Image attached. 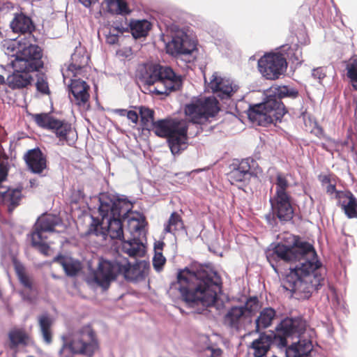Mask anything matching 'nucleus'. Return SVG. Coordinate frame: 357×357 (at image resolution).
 <instances>
[{
	"label": "nucleus",
	"mask_w": 357,
	"mask_h": 357,
	"mask_svg": "<svg viewBox=\"0 0 357 357\" xmlns=\"http://www.w3.org/2000/svg\"><path fill=\"white\" fill-rule=\"evenodd\" d=\"M106 41L111 45L116 44L119 41V35L110 31L109 34L106 36Z\"/></svg>",
	"instance_id": "49"
},
{
	"label": "nucleus",
	"mask_w": 357,
	"mask_h": 357,
	"mask_svg": "<svg viewBox=\"0 0 357 357\" xmlns=\"http://www.w3.org/2000/svg\"><path fill=\"white\" fill-rule=\"evenodd\" d=\"M27 357H34V356H27Z\"/></svg>",
	"instance_id": "60"
},
{
	"label": "nucleus",
	"mask_w": 357,
	"mask_h": 357,
	"mask_svg": "<svg viewBox=\"0 0 357 357\" xmlns=\"http://www.w3.org/2000/svg\"><path fill=\"white\" fill-rule=\"evenodd\" d=\"M5 82L4 77L2 75H0V85L3 84Z\"/></svg>",
	"instance_id": "58"
},
{
	"label": "nucleus",
	"mask_w": 357,
	"mask_h": 357,
	"mask_svg": "<svg viewBox=\"0 0 357 357\" xmlns=\"http://www.w3.org/2000/svg\"><path fill=\"white\" fill-rule=\"evenodd\" d=\"M29 336L24 329L15 328L8 333L9 347L17 351L20 345H26Z\"/></svg>",
	"instance_id": "33"
},
{
	"label": "nucleus",
	"mask_w": 357,
	"mask_h": 357,
	"mask_svg": "<svg viewBox=\"0 0 357 357\" xmlns=\"http://www.w3.org/2000/svg\"><path fill=\"white\" fill-rule=\"evenodd\" d=\"M209 86L213 92L221 93V98H229L238 90V86L233 85L229 80L216 75H213Z\"/></svg>",
	"instance_id": "24"
},
{
	"label": "nucleus",
	"mask_w": 357,
	"mask_h": 357,
	"mask_svg": "<svg viewBox=\"0 0 357 357\" xmlns=\"http://www.w3.org/2000/svg\"><path fill=\"white\" fill-rule=\"evenodd\" d=\"M123 220L121 218L109 215L102 216L101 221H99L98 218H93L87 234L100 236L103 240H106L108 236L112 239H119L121 241V244L118 248V253L121 250L130 257L142 256L144 252L142 250L143 245L139 239L123 240Z\"/></svg>",
	"instance_id": "4"
},
{
	"label": "nucleus",
	"mask_w": 357,
	"mask_h": 357,
	"mask_svg": "<svg viewBox=\"0 0 357 357\" xmlns=\"http://www.w3.org/2000/svg\"><path fill=\"white\" fill-rule=\"evenodd\" d=\"M15 273L20 283L23 287L20 294L24 301H32L38 294L37 284L33 278L29 275L22 265L15 266Z\"/></svg>",
	"instance_id": "19"
},
{
	"label": "nucleus",
	"mask_w": 357,
	"mask_h": 357,
	"mask_svg": "<svg viewBox=\"0 0 357 357\" xmlns=\"http://www.w3.org/2000/svg\"><path fill=\"white\" fill-rule=\"evenodd\" d=\"M222 322L225 326L239 331L245 329L248 324H251L252 320L242 307L233 306L224 315Z\"/></svg>",
	"instance_id": "18"
},
{
	"label": "nucleus",
	"mask_w": 357,
	"mask_h": 357,
	"mask_svg": "<svg viewBox=\"0 0 357 357\" xmlns=\"http://www.w3.org/2000/svg\"><path fill=\"white\" fill-rule=\"evenodd\" d=\"M63 343L58 351L59 357H73L81 355L93 357L99 349L96 332L90 325H85L71 337H63Z\"/></svg>",
	"instance_id": "6"
},
{
	"label": "nucleus",
	"mask_w": 357,
	"mask_h": 357,
	"mask_svg": "<svg viewBox=\"0 0 357 357\" xmlns=\"http://www.w3.org/2000/svg\"><path fill=\"white\" fill-rule=\"evenodd\" d=\"M130 28L133 37L139 38L148 34L151 28V24L146 20L131 21Z\"/></svg>",
	"instance_id": "35"
},
{
	"label": "nucleus",
	"mask_w": 357,
	"mask_h": 357,
	"mask_svg": "<svg viewBox=\"0 0 357 357\" xmlns=\"http://www.w3.org/2000/svg\"><path fill=\"white\" fill-rule=\"evenodd\" d=\"M122 256L119 254L112 260L99 259L98 267L93 273L95 282L104 290L108 289L111 283L116 280L121 272Z\"/></svg>",
	"instance_id": "11"
},
{
	"label": "nucleus",
	"mask_w": 357,
	"mask_h": 357,
	"mask_svg": "<svg viewBox=\"0 0 357 357\" xmlns=\"http://www.w3.org/2000/svg\"><path fill=\"white\" fill-rule=\"evenodd\" d=\"M347 75L351 82H357V55L354 54L346 61Z\"/></svg>",
	"instance_id": "43"
},
{
	"label": "nucleus",
	"mask_w": 357,
	"mask_h": 357,
	"mask_svg": "<svg viewBox=\"0 0 357 357\" xmlns=\"http://www.w3.org/2000/svg\"><path fill=\"white\" fill-rule=\"evenodd\" d=\"M306 324L301 318H286L277 328L275 340L281 347L288 344L287 338L293 335L298 337L305 330Z\"/></svg>",
	"instance_id": "16"
},
{
	"label": "nucleus",
	"mask_w": 357,
	"mask_h": 357,
	"mask_svg": "<svg viewBox=\"0 0 357 357\" xmlns=\"http://www.w3.org/2000/svg\"><path fill=\"white\" fill-rule=\"evenodd\" d=\"M121 260V272L124 278L127 280L135 281L142 279L144 276L143 271L139 264L131 265L128 258L122 256Z\"/></svg>",
	"instance_id": "28"
},
{
	"label": "nucleus",
	"mask_w": 357,
	"mask_h": 357,
	"mask_svg": "<svg viewBox=\"0 0 357 357\" xmlns=\"http://www.w3.org/2000/svg\"><path fill=\"white\" fill-rule=\"evenodd\" d=\"M152 130L158 137L167 138L172 153L175 155L186 148L188 127L178 119L167 118L155 122Z\"/></svg>",
	"instance_id": "7"
},
{
	"label": "nucleus",
	"mask_w": 357,
	"mask_h": 357,
	"mask_svg": "<svg viewBox=\"0 0 357 357\" xmlns=\"http://www.w3.org/2000/svg\"><path fill=\"white\" fill-rule=\"evenodd\" d=\"M352 82V86L354 90L357 91V82Z\"/></svg>",
	"instance_id": "57"
},
{
	"label": "nucleus",
	"mask_w": 357,
	"mask_h": 357,
	"mask_svg": "<svg viewBox=\"0 0 357 357\" xmlns=\"http://www.w3.org/2000/svg\"><path fill=\"white\" fill-rule=\"evenodd\" d=\"M333 174H320L319 176V181L323 184H329L332 182V177Z\"/></svg>",
	"instance_id": "51"
},
{
	"label": "nucleus",
	"mask_w": 357,
	"mask_h": 357,
	"mask_svg": "<svg viewBox=\"0 0 357 357\" xmlns=\"http://www.w3.org/2000/svg\"><path fill=\"white\" fill-rule=\"evenodd\" d=\"M166 262V259L162 252H155L153 258V265L156 271H160Z\"/></svg>",
	"instance_id": "45"
},
{
	"label": "nucleus",
	"mask_w": 357,
	"mask_h": 357,
	"mask_svg": "<svg viewBox=\"0 0 357 357\" xmlns=\"http://www.w3.org/2000/svg\"><path fill=\"white\" fill-rule=\"evenodd\" d=\"M28 169L34 174H41L47 167L46 155L39 148L29 150L24 155Z\"/></svg>",
	"instance_id": "20"
},
{
	"label": "nucleus",
	"mask_w": 357,
	"mask_h": 357,
	"mask_svg": "<svg viewBox=\"0 0 357 357\" xmlns=\"http://www.w3.org/2000/svg\"><path fill=\"white\" fill-rule=\"evenodd\" d=\"M275 316L276 312L273 308L265 307L263 309L255 321L256 331H259L261 329L269 327Z\"/></svg>",
	"instance_id": "34"
},
{
	"label": "nucleus",
	"mask_w": 357,
	"mask_h": 357,
	"mask_svg": "<svg viewBox=\"0 0 357 357\" xmlns=\"http://www.w3.org/2000/svg\"><path fill=\"white\" fill-rule=\"evenodd\" d=\"M2 202L8 206V209L11 213L16 206L20 204L22 199V191L19 189H8L1 193Z\"/></svg>",
	"instance_id": "31"
},
{
	"label": "nucleus",
	"mask_w": 357,
	"mask_h": 357,
	"mask_svg": "<svg viewBox=\"0 0 357 357\" xmlns=\"http://www.w3.org/2000/svg\"><path fill=\"white\" fill-rule=\"evenodd\" d=\"M54 318L48 313H43L38 317L40 333L44 342L50 344L53 341Z\"/></svg>",
	"instance_id": "25"
},
{
	"label": "nucleus",
	"mask_w": 357,
	"mask_h": 357,
	"mask_svg": "<svg viewBox=\"0 0 357 357\" xmlns=\"http://www.w3.org/2000/svg\"><path fill=\"white\" fill-rule=\"evenodd\" d=\"M326 192L331 195L334 192L337 193V191H336L335 184L332 183V182L331 183L328 184V185L326 187Z\"/></svg>",
	"instance_id": "54"
},
{
	"label": "nucleus",
	"mask_w": 357,
	"mask_h": 357,
	"mask_svg": "<svg viewBox=\"0 0 357 357\" xmlns=\"http://www.w3.org/2000/svg\"><path fill=\"white\" fill-rule=\"evenodd\" d=\"M137 77L144 86L153 87L150 91L158 95H169L179 91L183 79L172 68L160 64L142 63L137 70Z\"/></svg>",
	"instance_id": "3"
},
{
	"label": "nucleus",
	"mask_w": 357,
	"mask_h": 357,
	"mask_svg": "<svg viewBox=\"0 0 357 357\" xmlns=\"http://www.w3.org/2000/svg\"><path fill=\"white\" fill-rule=\"evenodd\" d=\"M194 50V45L190 43L186 35L174 36L166 45L167 53L172 56L188 55Z\"/></svg>",
	"instance_id": "22"
},
{
	"label": "nucleus",
	"mask_w": 357,
	"mask_h": 357,
	"mask_svg": "<svg viewBox=\"0 0 357 357\" xmlns=\"http://www.w3.org/2000/svg\"><path fill=\"white\" fill-rule=\"evenodd\" d=\"M286 112L282 101L266 97L264 102L250 106L248 116L252 122L261 126H266L280 121Z\"/></svg>",
	"instance_id": "8"
},
{
	"label": "nucleus",
	"mask_w": 357,
	"mask_h": 357,
	"mask_svg": "<svg viewBox=\"0 0 357 357\" xmlns=\"http://www.w3.org/2000/svg\"><path fill=\"white\" fill-rule=\"evenodd\" d=\"M117 6V13L126 15L130 13L128 3L125 0H115Z\"/></svg>",
	"instance_id": "46"
},
{
	"label": "nucleus",
	"mask_w": 357,
	"mask_h": 357,
	"mask_svg": "<svg viewBox=\"0 0 357 357\" xmlns=\"http://www.w3.org/2000/svg\"><path fill=\"white\" fill-rule=\"evenodd\" d=\"M126 219H128V227L130 232H140L146 225L144 216L139 213H132V215H129Z\"/></svg>",
	"instance_id": "37"
},
{
	"label": "nucleus",
	"mask_w": 357,
	"mask_h": 357,
	"mask_svg": "<svg viewBox=\"0 0 357 357\" xmlns=\"http://www.w3.org/2000/svg\"><path fill=\"white\" fill-rule=\"evenodd\" d=\"M272 338L271 336L261 334L258 339L255 340L250 348L253 350L255 357H263L271 348Z\"/></svg>",
	"instance_id": "30"
},
{
	"label": "nucleus",
	"mask_w": 357,
	"mask_h": 357,
	"mask_svg": "<svg viewBox=\"0 0 357 357\" xmlns=\"http://www.w3.org/2000/svg\"><path fill=\"white\" fill-rule=\"evenodd\" d=\"M337 197L342 202V207L349 218H357V199L349 191L337 192Z\"/></svg>",
	"instance_id": "26"
},
{
	"label": "nucleus",
	"mask_w": 357,
	"mask_h": 357,
	"mask_svg": "<svg viewBox=\"0 0 357 357\" xmlns=\"http://www.w3.org/2000/svg\"><path fill=\"white\" fill-rule=\"evenodd\" d=\"M312 75L314 79H318L319 82H321V81L326 75V68L324 67H319V68H314L312 70Z\"/></svg>",
	"instance_id": "48"
},
{
	"label": "nucleus",
	"mask_w": 357,
	"mask_h": 357,
	"mask_svg": "<svg viewBox=\"0 0 357 357\" xmlns=\"http://www.w3.org/2000/svg\"><path fill=\"white\" fill-rule=\"evenodd\" d=\"M36 86L37 90L43 94L49 95L50 93L47 77L44 73H39L37 75Z\"/></svg>",
	"instance_id": "44"
},
{
	"label": "nucleus",
	"mask_w": 357,
	"mask_h": 357,
	"mask_svg": "<svg viewBox=\"0 0 357 357\" xmlns=\"http://www.w3.org/2000/svg\"><path fill=\"white\" fill-rule=\"evenodd\" d=\"M164 246H165L164 242H162V241L156 242L154 245L155 252H162Z\"/></svg>",
	"instance_id": "53"
},
{
	"label": "nucleus",
	"mask_w": 357,
	"mask_h": 357,
	"mask_svg": "<svg viewBox=\"0 0 357 357\" xmlns=\"http://www.w3.org/2000/svg\"><path fill=\"white\" fill-rule=\"evenodd\" d=\"M239 307H242L244 312L248 313L250 319H252V317L259 307V302L257 296H251L247 299L243 306Z\"/></svg>",
	"instance_id": "42"
},
{
	"label": "nucleus",
	"mask_w": 357,
	"mask_h": 357,
	"mask_svg": "<svg viewBox=\"0 0 357 357\" xmlns=\"http://www.w3.org/2000/svg\"><path fill=\"white\" fill-rule=\"evenodd\" d=\"M69 89L77 105L84 107L89 103L90 86L85 81L81 79H72L69 85Z\"/></svg>",
	"instance_id": "21"
},
{
	"label": "nucleus",
	"mask_w": 357,
	"mask_h": 357,
	"mask_svg": "<svg viewBox=\"0 0 357 357\" xmlns=\"http://www.w3.org/2000/svg\"><path fill=\"white\" fill-rule=\"evenodd\" d=\"M33 117L38 126L52 130L59 141L70 144L68 137L73 133L72 125L70 123L56 119L45 113L36 114Z\"/></svg>",
	"instance_id": "15"
},
{
	"label": "nucleus",
	"mask_w": 357,
	"mask_h": 357,
	"mask_svg": "<svg viewBox=\"0 0 357 357\" xmlns=\"http://www.w3.org/2000/svg\"><path fill=\"white\" fill-rule=\"evenodd\" d=\"M298 95L297 91L294 89H289L287 86L275 87L273 89H271L269 91V94L266 97L274 98L279 101L285 97L296 98Z\"/></svg>",
	"instance_id": "40"
},
{
	"label": "nucleus",
	"mask_w": 357,
	"mask_h": 357,
	"mask_svg": "<svg viewBox=\"0 0 357 357\" xmlns=\"http://www.w3.org/2000/svg\"><path fill=\"white\" fill-rule=\"evenodd\" d=\"M89 57L85 54H73L72 62L68 66V70L74 73L75 76L82 74L83 69L88 65Z\"/></svg>",
	"instance_id": "36"
},
{
	"label": "nucleus",
	"mask_w": 357,
	"mask_h": 357,
	"mask_svg": "<svg viewBox=\"0 0 357 357\" xmlns=\"http://www.w3.org/2000/svg\"><path fill=\"white\" fill-rule=\"evenodd\" d=\"M10 28L14 33L24 35L18 40L11 42L8 46L7 50L10 52H20L24 47H37L40 52H43L42 49L36 44V38L33 35L35 30V25L32 20L23 13L16 14L10 22Z\"/></svg>",
	"instance_id": "9"
},
{
	"label": "nucleus",
	"mask_w": 357,
	"mask_h": 357,
	"mask_svg": "<svg viewBox=\"0 0 357 357\" xmlns=\"http://www.w3.org/2000/svg\"><path fill=\"white\" fill-rule=\"evenodd\" d=\"M271 212L265 215L269 226L274 227L278 225V219L282 223H286L294 217V208L291 204V197H271L270 199Z\"/></svg>",
	"instance_id": "13"
},
{
	"label": "nucleus",
	"mask_w": 357,
	"mask_h": 357,
	"mask_svg": "<svg viewBox=\"0 0 357 357\" xmlns=\"http://www.w3.org/2000/svg\"><path fill=\"white\" fill-rule=\"evenodd\" d=\"M116 31L117 32H120L119 30L117 29H113V31Z\"/></svg>",
	"instance_id": "59"
},
{
	"label": "nucleus",
	"mask_w": 357,
	"mask_h": 357,
	"mask_svg": "<svg viewBox=\"0 0 357 357\" xmlns=\"http://www.w3.org/2000/svg\"><path fill=\"white\" fill-rule=\"evenodd\" d=\"M113 112L121 116H127V113L128 112V110L126 109H115L113 110Z\"/></svg>",
	"instance_id": "55"
},
{
	"label": "nucleus",
	"mask_w": 357,
	"mask_h": 357,
	"mask_svg": "<svg viewBox=\"0 0 357 357\" xmlns=\"http://www.w3.org/2000/svg\"><path fill=\"white\" fill-rule=\"evenodd\" d=\"M61 224V220L57 215L45 213L39 217L35 223L32 232H38L43 235V232H52L55 227Z\"/></svg>",
	"instance_id": "23"
},
{
	"label": "nucleus",
	"mask_w": 357,
	"mask_h": 357,
	"mask_svg": "<svg viewBox=\"0 0 357 357\" xmlns=\"http://www.w3.org/2000/svg\"><path fill=\"white\" fill-rule=\"evenodd\" d=\"M219 111L218 101L213 97L198 99L184 108L188 119L193 123L202 124L210 117L214 116Z\"/></svg>",
	"instance_id": "10"
},
{
	"label": "nucleus",
	"mask_w": 357,
	"mask_h": 357,
	"mask_svg": "<svg viewBox=\"0 0 357 357\" xmlns=\"http://www.w3.org/2000/svg\"><path fill=\"white\" fill-rule=\"evenodd\" d=\"M31 245L36 248H37L39 252L45 256L50 255V245L44 242V239L47 238L46 236H43V235H40L38 232H31Z\"/></svg>",
	"instance_id": "41"
},
{
	"label": "nucleus",
	"mask_w": 357,
	"mask_h": 357,
	"mask_svg": "<svg viewBox=\"0 0 357 357\" xmlns=\"http://www.w3.org/2000/svg\"><path fill=\"white\" fill-rule=\"evenodd\" d=\"M255 161L250 158L243 159L238 165L233 164L231 170L227 174V178L231 184L241 185L248 183L252 172V165Z\"/></svg>",
	"instance_id": "17"
},
{
	"label": "nucleus",
	"mask_w": 357,
	"mask_h": 357,
	"mask_svg": "<svg viewBox=\"0 0 357 357\" xmlns=\"http://www.w3.org/2000/svg\"><path fill=\"white\" fill-rule=\"evenodd\" d=\"M275 193L273 197H291L287 192L289 187V183L286 176L282 173H278L275 178Z\"/></svg>",
	"instance_id": "39"
},
{
	"label": "nucleus",
	"mask_w": 357,
	"mask_h": 357,
	"mask_svg": "<svg viewBox=\"0 0 357 357\" xmlns=\"http://www.w3.org/2000/svg\"><path fill=\"white\" fill-rule=\"evenodd\" d=\"M287 67L284 56L280 53H268L258 61V68L267 79L275 80L282 75Z\"/></svg>",
	"instance_id": "14"
},
{
	"label": "nucleus",
	"mask_w": 357,
	"mask_h": 357,
	"mask_svg": "<svg viewBox=\"0 0 357 357\" xmlns=\"http://www.w3.org/2000/svg\"><path fill=\"white\" fill-rule=\"evenodd\" d=\"M139 113L143 129L150 131L155 122L154 121V111L149 107L141 106L139 108Z\"/></svg>",
	"instance_id": "38"
},
{
	"label": "nucleus",
	"mask_w": 357,
	"mask_h": 357,
	"mask_svg": "<svg viewBox=\"0 0 357 357\" xmlns=\"http://www.w3.org/2000/svg\"><path fill=\"white\" fill-rule=\"evenodd\" d=\"M206 351L210 352V357H220L222 354V350L220 348H213L208 347L206 348Z\"/></svg>",
	"instance_id": "50"
},
{
	"label": "nucleus",
	"mask_w": 357,
	"mask_h": 357,
	"mask_svg": "<svg viewBox=\"0 0 357 357\" xmlns=\"http://www.w3.org/2000/svg\"><path fill=\"white\" fill-rule=\"evenodd\" d=\"M184 228L185 226L182 217L177 212H173L164 225L163 233H169L175 236Z\"/></svg>",
	"instance_id": "32"
},
{
	"label": "nucleus",
	"mask_w": 357,
	"mask_h": 357,
	"mask_svg": "<svg viewBox=\"0 0 357 357\" xmlns=\"http://www.w3.org/2000/svg\"><path fill=\"white\" fill-rule=\"evenodd\" d=\"M267 259L275 271L280 261L291 265L290 273L283 280L282 287L301 298H309L323 285L324 269L314 247L298 236L294 237L291 245L276 244L267 255Z\"/></svg>",
	"instance_id": "1"
},
{
	"label": "nucleus",
	"mask_w": 357,
	"mask_h": 357,
	"mask_svg": "<svg viewBox=\"0 0 357 357\" xmlns=\"http://www.w3.org/2000/svg\"><path fill=\"white\" fill-rule=\"evenodd\" d=\"M313 349L312 342L307 340H300L293 343L286 349L287 357H309Z\"/></svg>",
	"instance_id": "27"
},
{
	"label": "nucleus",
	"mask_w": 357,
	"mask_h": 357,
	"mask_svg": "<svg viewBox=\"0 0 357 357\" xmlns=\"http://www.w3.org/2000/svg\"><path fill=\"white\" fill-rule=\"evenodd\" d=\"M53 262L59 264L63 267L66 274L70 277L76 276L82 270V264L79 261L61 255L55 257Z\"/></svg>",
	"instance_id": "29"
},
{
	"label": "nucleus",
	"mask_w": 357,
	"mask_h": 357,
	"mask_svg": "<svg viewBox=\"0 0 357 357\" xmlns=\"http://www.w3.org/2000/svg\"><path fill=\"white\" fill-rule=\"evenodd\" d=\"M176 278V289L181 299L190 305L212 306L217 300L218 293L221 291L222 280L215 272L185 268L178 272Z\"/></svg>",
	"instance_id": "2"
},
{
	"label": "nucleus",
	"mask_w": 357,
	"mask_h": 357,
	"mask_svg": "<svg viewBox=\"0 0 357 357\" xmlns=\"http://www.w3.org/2000/svg\"><path fill=\"white\" fill-rule=\"evenodd\" d=\"M15 59L11 61L14 73L8 77L10 88L22 89L31 84L33 77L31 72L38 71L43 67V52L36 47H24L20 52H12Z\"/></svg>",
	"instance_id": "5"
},
{
	"label": "nucleus",
	"mask_w": 357,
	"mask_h": 357,
	"mask_svg": "<svg viewBox=\"0 0 357 357\" xmlns=\"http://www.w3.org/2000/svg\"><path fill=\"white\" fill-rule=\"evenodd\" d=\"M8 170L9 167L8 162L0 161V183L6 179Z\"/></svg>",
	"instance_id": "47"
},
{
	"label": "nucleus",
	"mask_w": 357,
	"mask_h": 357,
	"mask_svg": "<svg viewBox=\"0 0 357 357\" xmlns=\"http://www.w3.org/2000/svg\"><path fill=\"white\" fill-rule=\"evenodd\" d=\"M135 202L129 200L124 195L114 197L113 199H100L99 213L101 216H112L123 220L132 215Z\"/></svg>",
	"instance_id": "12"
},
{
	"label": "nucleus",
	"mask_w": 357,
	"mask_h": 357,
	"mask_svg": "<svg viewBox=\"0 0 357 357\" xmlns=\"http://www.w3.org/2000/svg\"><path fill=\"white\" fill-rule=\"evenodd\" d=\"M127 118L133 123L137 124L139 120V116L135 111L128 110Z\"/></svg>",
	"instance_id": "52"
},
{
	"label": "nucleus",
	"mask_w": 357,
	"mask_h": 357,
	"mask_svg": "<svg viewBox=\"0 0 357 357\" xmlns=\"http://www.w3.org/2000/svg\"><path fill=\"white\" fill-rule=\"evenodd\" d=\"M97 1L98 0H79V1L86 8H89L92 4L96 3Z\"/></svg>",
	"instance_id": "56"
}]
</instances>
